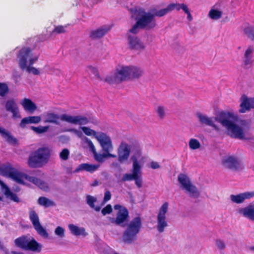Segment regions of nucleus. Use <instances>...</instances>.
<instances>
[{
	"mask_svg": "<svg viewBox=\"0 0 254 254\" xmlns=\"http://www.w3.org/2000/svg\"><path fill=\"white\" fill-rule=\"evenodd\" d=\"M232 114L229 112L222 111L214 118L208 117L201 113H197V116L200 122L205 125L212 127L216 131L220 130V128L214 124V121L221 124L226 129L227 133L232 138L241 140H248L250 137L246 136L243 128L236 125L230 119L232 117Z\"/></svg>",
	"mask_w": 254,
	"mask_h": 254,
	"instance_id": "1",
	"label": "nucleus"
},
{
	"mask_svg": "<svg viewBox=\"0 0 254 254\" xmlns=\"http://www.w3.org/2000/svg\"><path fill=\"white\" fill-rule=\"evenodd\" d=\"M114 208L118 210L115 218H112V223L122 227H127L123 233V241L127 244H131L134 242L137 237L142 226L141 219L137 216L134 218L129 223H127L129 218V212L127 209L120 204H116Z\"/></svg>",
	"mask_w": 254,
	"mask_h": 254,
	"instance_id": "2",
	"label": "nucleus"
},
{
	"mask_svg": "<svg viewBox=\"0 0 254 254\" xmlns=\"http://www.w3.org/2000/svg\"><path fill=\"white\" fill-rule=\"evenodd\" d=\"M97 140L100 143L102 148L103 153H98L91 140L86 137L85 142L87 143L91 152L93 153L94 159L99 163H103L105 159L108 158H117V155L111 153L113 150V145L112 140L109 136L103 132L100 135L97 137Z\"/></svg>",
	"mask_w": 254,
	"mask_h": 254,
	"instance_id": "3",
	"label": "nucleus"
},
{
	"mask_svg": "<svg viewBox=\"0 0 254 254\" xmlns=\"http://www.w3.org/2000/svg\"><path fill=\"white\" fill-rule=\"evenodd\" d=\"M143 73V70L140 67L133 66H122L117 69L113 75L108 76L104 79L109 84L121 83L130 79H137Z\"/></svg>",
	"mask_w": 254,
	"mask_h": 254,
	"instance_id": "4",
	"label": "nucleus"
},
{
	"mask_svg": "<svg viewBox=\"0 0 254 254\" xmlns=\"http://www.w3.org/2000/svg\"><path fill=\"white\" fill-rule=\"evenodd\" d=\"M130 12L132 14H136L140 16L139 18H135L136 22L129 30L130 33L136 34L138 32L139 28L150 30L156 26V24L154 19V15H152V13H146L144 9L136 7L131 8Z\"/></svg>",
	"mask_w": 254,
	"mask_h": 254,
	"instance_id": "5",
	"label": "nucleus"
},
{
	"mask_svg": "<svg viewBox=\"0 0 254 254\" xmlns=\"http://www.w3.org/2000/svg\"><path fill=\"white\" fill-rule=\"evenodd\" d=\"M1 170L19 184L25 185L24 180H26L45 190H47L49 188L47 184L43 181L36 177L30 176L26 174L18 172L10 165L2 167Z\"/></svg>",
	"mask_w": 254,
	"mask_h": 254,
	"instance_id": "6",
	"label": "nucleus"
},
{
	"mask_svg": "<svg viewBox=\"0 0 254 254\" xmlns=\"http://www.w3.org/2000/svg\"><path fill=\"white\" fill-rule=\"evenodd\" d=\"M44 122L45 123H52L58 124L60 119L63 121L68 123L78 125L80 126L85 125L89 122L88 118L83 116H72L66 114H62L61 116L52 112H47L44 114Z\"/></svg>",
	"mask_w": 254,
	"mask_h": 254,
	"instance_id": "7",
	"label": "nucleus"
},
{
	"mask_svg": "<svg viewBox=\"0 0 254 254\" xmlns=\"http://www.w3.org/2000/svg\"><path fill=\"white\" fill-rule=\"evenodd\" d=\"M50 155V150L47 147L38 148L29 156L27 162L29 167L32 168L42 167L47 163Z\"/></svg>",
	"mask_w": 254,
	"mask_h": 254,
	"instance_id": "8",
	"label": "nucleus"
},
{
	"mask_svg": "<svg viewBox=\"0 0 254 254\" xmlns=\"http://www.w3.org/2000/svg\"><path fill=\"white\" fill-rule=\"evenodd\" d=\"M132 161V173L125 174L122 179V182L131 181L134 180L135 184L138 188H141L142 186V179L141 172V166L137 160V158L132 156L131 158Z\"/></svg>",
	"mask_w": 254,
	"mask_h": 254,
	"instance_id": "9",
	"label": "nucleus"
},
{
	"mask_svg": "<svg viewBox=\"0 0 254 254\" xmlns=\"http://www.w3.org/2000/svg\"><path fill=\"white\" fill-rule=\"evenodd\" d=\"M14 244L18 248L25 251L40 253L42 246L35 239H30L27 236L22 235L14 240Z\"/></svg>",
	"mask_w": 254,
	"mask_h": 254,
	"instance_id": "10",
	"label": "nucleus"
},
{
	"mask_svg": "<svg viewBox=\"0 0 254 254\" xmlns=\"http://www.w3.org/2000/svg\"><path fill=\"white\" fill-rule=\"evenodd\" d=\"M178 181L183 189L189 193L190 196L197 198L199 196V192L196 187L191 184L187 175L182 173L179 174Z\"/></svg>",
	"mask_w": 254,
	"mask_h": 254,
	"instance_id": "11",
	"label": "nucleus"
},
{
	"mask_svg": "<svg viewBox=\"0 0 254 254\" xmlns=\"http://www.w3.org/2000/svg\"><path fill=\"white\" fill-rule=\"evenodd\" d=\"M32 56V50L29 47H24L19 50L17 54V61L19 66L22 70H23L25 68H26L29 59Z\"/></svg>",
	"mask_w": 254,
	"mask_h": 254,
	"instance_id": "12",
	"label": "nucleus"
},
{
	"mask_svg": "<svg viewBox=\"0 0 254 254\" xmlns=\"http://www.w3.org/2000/svg\"><path fill=\"white\" fill-rule=\"evenodd\" d=\"M29 219L38 234L44 238H47L49 234L46 230L41 225L39 216L35 211H29Z\"/></svg>",
	"mask_w": 254,
	"mask_h": 254,
	"instance_id": "13",
	"label": "nucleus"
},
{
	"mask_svg": "<svg viewBox=\"0 0 254 254\" xmlns=\"http://www.w3.org/2000/svg\"><path fill=\"white\" fill-rule=\"evenodd\" d=\"M168 203L164 202L161 206L157 215V229L160 233L164 231L168 225L166 221V215L168 209Z\"/></svg>",
	"mask_w": 254,
	"mask_h": 254,
	"instance_id": "14",
	"label": "nucleus"
},
{
	"mask_svg": "<svg viewBox=\"0 0 254 254\" xmlns=\"http://www.w3.org/2000/svg\"><path fill=\"white\" fill-rule=\"evenodd\" d=\"M131 152V148L127 143L122 141L118 148V161L120 164L127 162Z\"/></svg>",
	"mask_w": 254,
	"mask_h": 254,
	"instance_id": "15",
	"label": "nucleus"
},
{
	"mask_svg": "<svg viewBox=\"0 0 254 254\" xmlns=\"http://www.w3.org/2000/svg\"><path fill=\"white\" fill-rule=\"evenodd\" d=\"M127 40L129 47L131 50L141 51L145 49V45L137 37L129 35Z\"/></svg>",
	"mask_w": 254,
	"mask_h": 254,
	"instance_id": "16",
	"label": "nucleus"
},
{
	"mask_svg": "<svg viewBox=\"0 0 254 254\" xmlns=\"http://www.w3.org/2000/svg\"><path fill=\"white\" fill-rule=\"evenodd\" d=\"M241 108L239 112L244 113L254 108V99L248 98L246 95H243L241 98Z\"/></svg>",
	"mask_w": 254,
	"mask_h": 254,
	"instance_id": "17",
	"label": "nucleus"
},
{
	"mask_svg": "<svg viewBox=\"0 0 254 254\" xmlns=\"http://www.w3.org/2000/svg\"><path fill=\"white\" fill-rule=\"evenodd\" d=\"M5 109L7 111L10 112L12 114L13 118H21L17 104L14 99L7 100L5 103Z\"/></svg>",
	"mask_w": 254,
	"mask_h": 254,
	"instance_id": "18",
	"label": "nucleus"
},
{
	"mask_svg": "<svg viewBox=\"0 0 254 254\" xmlns=\"http://www.w3.org/2000/svg\"><path fill=\"white\" fill-rule=\"evenodd\" d=\"M254 197V191H247L237 195L232 194L230 196L232 202L237 204L243 203L245 200Z\"/></svg>",
	"mask_w": 254,
	"mask_h": 254,
	"instance_id": "19",
	"label": "nucleus"
},
{
	"mask_svg": "<svg viewBox=\"0 0 254 254\" xmlns=\"http://www.w3.org/2000/svg\"><path fill=\"white\" fill-rule=\"evenodd\" d=\"M222 163L225 168L231 170H237L239 166V163L237 158L232 156L224 157Z\"/></svg>",
	"mask_w": 254,
	"mask_h": 254,
	"instance_id": "20",
	"label": "nucleus"
},
{
	"mask_svg": "<svg viewBox=\"0 0 254 254\" xmlns=\"http://www.w3.org/2000/svg\"><path fill=\"white\" fill-rule=\"evenodd\" d=\"M239 213L244 217L254 221V204H250L245 207L240 209Z\"/></svg>",
	"mask_w": 254,
	"mask_h": 254,
	"instance_id": "21",
	"label": "nucleus"
},
{
	"mask_svg": "<svg viewBox=\"0 0 254 254\" xmlns=\"http://www.w3.org/2000/svg\"><path fill=\"white\" fill-rule=\"evenodd\" d=\"M109 26H103L90 32V37L92 39H97L103 37L110 30Z\"/></svg>",
	"mask_w": 254,
	"mask_h": 254,
	"instance_id": "22",
	"label": "nucleus"
},
{
	"mask_svg": "<svg viewBox=\"0 0 254 254\" xmlns=\"http://www.w3.org/2000/svg\"><path fill=\"white\" fill-rule=\"evenodd\" d=\"M41 117L39 116H30L23 118L19 124L21 128H24L26 125L29 124H38L41 121Z\"/></svg>",
	"mask_w": 254,
	"mask_h": 254,
	"instance_id": "23",
	"label": "nucleus"
},
{
	"mask_svg": "<svg viewBox=\"0 0 254 254\" xmlns=\"http://www.w3.org/2000/svg\"><path fill=\"white\" fill-rule=\"evenodd\" d=\"M254 51V48L251 46H249L246 50L243 60L246 66H250L252 64V57Z\"/></svg>",
	"mask_w": 254,
	"mask_h": 254,
	"instance_id": "24",
	"label": "nucleus"
},
{
	"mask_svg": "<svg viewBox=\"0 0 254 254\" xmlns=\"http://www.w3.org/2000/svg\"><path fill=\"white\" fill-rule=\"evenodd\" d=\"M0 133L6 138V141L10 144L16 145L18 143L17 139L13 137L10 132L7 131L5 129L0 127Z\"/></svg>",
	"mask_w": 254,
	"mask_h": 254,
	"instance_id": "25",
	"label": "nucleus"
},
{
	"mask_svg": "<svg viewBox=\"0 0 254 254\" xmlns=\"http://www.w3.org/2000/svg\"><path fill=\"white\" fill-rule=\"evenodd\" d=\"M21 104L25 110L30 112H33L37 109L36 104L28 98L23 99L21 102Z\"/></svg>",
	"mask_w": 254,
	"mask_h": 254,
	"instance_id": "26",
	"label": "nucleus"
},
{
	"mask_svg": "<svg viewBox=\"0 0 254 254\" xmlns=\"http://www.w3.org/2000/svg\"><path fill=\"white\" fill-rule=\"evenodd\" d=\"M98 168V165L89 164L88 163H83L79 165V166L76 168L75 172H77L80 171L85 170L87 172L92 173L95 171Z\"/></svg>",
	"mask_w": 254,
	"mask_h": 254,
	"instance_id": "27",
	"label": "nucleus"
},
{
	"mask_svg": "<svg viewBox=\"0 0 254 254\" xmlns=\"http://www.w3.org/2000/svg\"><path fill=\"white\" fill-rule=\"evenodd\" d=\"M68 228L71 233L75 236L83 235L85 236L87 234V233L85 232L84 228H79L78 226L72 224L68 225Z\"/></svg>",
	"mask_w": 254,
	"mask_h": 254,
	"instance_id": "28",
	"label": "nucleus"
},
{
	"mask_svg": "<svg viewBox=\"0 0 254 254\" xmlns=\"http://www.w3.org/2000/svg\"><path fill=\"white\" fill-rule=\"evenodd\" d=\"M38 202L40 205L44 206L45 207H49L56 205V203L53 201L50 200L45 196L40 197L38 198Z\"/></svg>",
	"mask_w": 254,
	"mask_h": 254,
	"instance_id": "29",
	"label": "nucleus"
},
{
	"mask_svg": "<svg viewBox=\"0 0 254 254\" xmlns=\"http://www.w3.org/2000/svg\"><path fill=\"white\" fill-rule=\"evenodd\" d=\"M87 203L92 208L94 209L96 211H99L101 210L100 206H95L94 203L96 202L97 199L90 195L86 196Z\"/></svg>",
	"mask_w": 254,
	"mask_h": 254,
	"instance_id": "30",
	"label": "nucleus"
},
{
	"mask_svg": "<svg viewBox=\"0 0 254 254\" xmlns=\"http://www.w3.org/2000/svg\"><path fill=\"white\" fill-rule=\"evenodd\" d=\"M82 130L83 132L88 136L93 135L95 137V138L97 139V137L99 135H100L102 132H96V131L88 127H81Z\"/></svg>",
	"mask_w": 254,
	"mask_h": 254,
	"instance_id": "31",
	"label": "nucleus"
},
{
	"mask_svg": "<svg viewBox=\"0 0 254 254\" xmlns=\"http://www.w3.org/2000/svg\"><path fill=\"white\" fill-rule=\"evenodd\" d=\"M208 15L211 19L217 20L222 17V12L219 10L212 8L209 11Z\"/></svg>",
	"mask_w": 254,
	"mask_h": 254,
	"instance_id": "32",
	"label": "nucleus"
},
{
	"mask_svg": "<svg viewBox=\"0 0 254 254\" xmlns=\"http://www.w3.org/2000/svg\"><path fill=\"white\" fill-rule=\"evenodd\" d=\"M152 12L153 13H152V15H154V18L155 16L157 17H162L164 15H165L168 13L170 12V11L169 10V8L168 6L166 8L161 9L160 10H156V9H152Z\"/></svg>",
	"mask_w": 254,
	"mask_h": 254,
	"instance_id": "33",
	"label": "nucleus"
},
{
	"mask_svg": "<svg viewBox=\"0 0 254 254\" xmlns=\"http://www.w3.org/2000/svg\"><path fill=\"white\" fill-rule=\"evenodd\" d=\"M168 7L169 8V10L170 12H171L174 9H176L177 10L179 11L181 9H182L184 11V7H187V5L184 3L180 4V3H173L169 4L168 5Z\"/></svg>",
	"mask_w": 254,
	"mask_h": 254,
	"instance_id": "34",
	"label": "nucleus"
},
{
	"mask_svg": "<svg viewBox=\"0 0 254 254\" xmlns=\"http://www.w3.org/2000/svg\"><path fill=\"white\" fill-rule=\"evenodd\" d=\"M31 129L38 134H41L46 132L48 131L49 127V126H39L37 127L31 126Z\"/></svg>",
	"mask_w": 254,
	"mask_h": 254,
	"instance_id": "35",
	"label": "nucleus"
},
{
	"mask_svg": "<svg viewBox=\"0 0 254 254\" xmlns=\"http://www.w3.org/2000/svg\"><path fill=\"white\" fill-rule=\"evenodd\" d=\"M189 146L191 149H197L200 147V143L196 139L191 138L189 142Z\"/></svg>",
	"mask_w": 254,
	"mask_h": 254,
	"instance_id": "36",
	"label": "nucleus"
},
{
	"mask_svg": "<svg viewBox=\"0 0 254 254\" xmlns=\"http://www.w3.org/2000/svg\"><path fill=\"white\" fill-rule=\"evenodd\" d=\"M1 186V190L2 192L4 194L6 197H8V195L11 193V191L9 188L2 182H0Z\"/></svg>",
	"mask_w": 254,
	"mask_h": 254,
	"instance_id": "37",
	"label": "nucleus"
},
{
	"mask_svg": "<svg viewBox=\"0 0 254 254\" xmlns=\"http://www.w3.org/2000/svg\"><path fill=\"white\" fill-rule=\"evenodd\" d=\"M8 92V87L6 84L0 83V96H4Z\"/></svg>",
	"mask_w": 254,
	"mask_h": 254,
	"instance_id": "38",
	"label": "nucleus"
},
{
	"mask_svg": "<svg viewBox=\"0 0 254 254\" xmlns=\"http://www.w3.org/2000/svg\"><path fill=\"white\" fill-rule=\"evenodd\" d=\"M69 155V151L68 149L64 148L62 150L61 152L60 153V158L64 161L67 160L68 158Z\"/></svg>",
	"mask_w": 254,
	"mask_h": 254,
	"instance_id": "39",
	"label": "nucleus"
},
{
	"mask_svg": "<svg viewBox=\"0 0 254 254\" xmlns=\"http://www.w3.org/2000/svg\"><path fill=\"white\" fill-rule=\"evenodd\" d=\"M244 31L249 37L254 40V27L246 28Z\"/></svg>",
	"mask_w": 254,
	"mask_h": 254,
	"instance_id": "40",
	"label": "nucleus"
},
{
	"mask_svg": "<svg viewBox=\"0 0 254 254\" xmlns=\"http://www.w3.org/2000/svg\"><path fill=\"white\" fill-rule=\"evenodd\" d=\"M24 70H26L28 73L32 72L34 75H39L40 74V71L37 68L31 66H27V65L26 68H25Z\"/></svg>",
	"mask_w": 254,
	"mask_h": 254,
	"instance_id": "41",
	"label": "nucleus"
},
{
	"mask_svg": "<svg viewBox=\"0 0 254 254\" xmlns=\"http://www.w3.org/2000/svg\"><path fill=\"white\" fill-rule=\"evenodd\" d=\"M65 27L62 25H59L56 27L52 31V33L61 34L65 32Z\"/></svg>",
	"mask_w": 254,
	"mask_h": 254,
	"instance_id": "42",
	"label": "nucleus"
},
{
	"mask_svg": "<svg viewBox=\"0 0 254 254\" xmlns=\"http://www.w3.org/2000/svg\"><path fill=\"white\" fill-rule=\"evenodd\" d=\"M88 68L90 69L91 72L93 74H94L98 79H99L101 80H102V77L99 75V71L96 67H93L91 65H89L88 66Z\"/></svg>",
	"mask_w": 254,
	"mask_h": 254,
	"instance_id": "43",
	"label": "nucleus"
},
{
	"mask_svg": "<svg viewBox=\"0 0 254 254\" xmlns=\"http://www.w3.org/2000/svg\"><path fill=\"white\" fill-rule=\"evenodd\" d=\"M113 209L111 205L108 204L104 208H103L101 212L103 215H106V214L111 213Z\"/></svg>",
	"mask_w": 254,
	"mask_h": 254,
	"instance_id": "44",
	"label": "nucleus"
},
{
	"mask_svg": "<svg viewBox=\"0 0 254 254\" xmlns=\"http://www.w3.org/2000/svg\"><path fill=\"white\" fill-rule=\"evenodd\" d=\"M64 229L60 226H58L55 229V234L61 237H64Z\"/></svg>",
	"mask_w": 254,
	"mask_h": 254,
	"instance_id": "45",
	"label": "nucleus"
},
{
	"mask_svg": "<svg viewBox=\"0 0 254 254\" xmlns=\"http://www.w3.org/2000/svg\"><path fill=\"white\" fill-rule=\"evenodd\" d=\"M157 112L160 118L163 119L165 116L164 108L162 106H159L157 109Z\"/></svg>",
	"mask_w": 254,
	"mask_h": 254,
	"instance_id": "46",
	"label": "nucleus"
},
{
	"mask_svg": "<svg viewBox=\"0 0 254 254\" xmlns=\"http://www.w3.org/2000/svg\"><path fill=\"white\" fill-rule=\"evenodd\" d=\"M8 198H10L11 200L16 202H19L20 201L19 198L17 196V195L13 193L12 191L8 195Z\"/></svg>",
	"mask_w": 254,
	"mask_h": 254,
	"instance_id": "47",
	"label": "nucleus"
},
{
	"mask_svg": "<svg viewBox=\"0 0 254 254\" xmlns=\"http://www.w3.org/2000/svg\"><path fill=\"white\" fill-rule=\"evenodd\" d=\"M216 244L218 248L220 250H223L226 247L224 242L221 240H216Z\"/></svg>",
	"mask_w": 254,
	"mask_h": 254,
	"instance_id": "48",
	"label": "nucleus"
},
{
	"mask_svg": "<svg viewBox=\"0 0 254 254\" xmlns=\"http://www.w3.org/2000/svg\"><path fill=\"white\" fill-rule=\"evenodd\" d=\"M38 59V56H35L34 57L32 58L31 57L29 59V64H27V66H32Z\"/></svg>",
	"mask_w": 254,
	"mask_h": 254,
	"instance_id": "49",
	"label": "nucleus"
},
{
	"mask_svg": "<svg viewBox=\"0 0 254 254\" xmlns=\"http://www.w3.org/2000/svg\"><path fill=\"white\" fill-rule=\"evenodd\" d=\"M111 198V192L109 190H107L105 192L104 197V201L106 202L109 201V200H110Z\"/></svg>",
	"mask_w": 254,
	"mask_h": 254,
	"instance_id": "50",
	"label": "nucleus"
},
{
	"mask_svg": "<svg viewBox=\"0 0 254 254\" xmlns=\"http://www.w3.org/2000/svg\"><path fill=\"white\" fill-rule=\"evenodd\" d=\"M184 11L187 14V18L189 21H191L192 20V17L189 11V9L187 7H184Z\"/></svg>",
	"mask_w": 254,
	"mask_h": 254,
	"instance_id": "51",
	"label": "nucleus"
},
{
	"mask_svg": "<svg viewBox=\"0 0 254 254\" xmlns=\"http://www.w3.org/2000/svg\"><path fill=\"white\" fill-rule=\"evenodd\" d=\"M151 168L156 169L160 168V165L157 162L152 161L150 163Z\"/></svg>",
	"mask_w": 254,
	"mask_h": 254,
	"instance_id": "52",
	"label": "nucleus"
},
{
	"mask_svg": "<svg viewBox=\"0 0 254 254\" xmlns=\"http://www.w3.org/2000/svg\"><path fill=\"white\" fill-rule=\"evenodd\" d=\"M11 254H24L22 252H16V251H12Z\"/></svg>",
	"mask_w": 254,
	"mask_h": 254,
	"instance_id": "53",
	"label": "nucleus"
},
{
	"mask_svg": "<svg viewBox=\"0 0 254 254\" xmlns=\"http://www.w3.org/2000/svg\"><path fill=\"white\" fill-rule=\"evenodd\" d=\"M250 250H252V251H254V247H251L250 248Z\"/></svg>",
	"mask_w": 254,
	"mask_h": 254,
	"instance_id": "54",
	"label": "nucleus"
},
{
	"mask_svg": "<svg viewBox=\"0 0 254 254\" xmlns=\"http://www.w3.org/2000/svg\"><path fill=\"white\" fill-rule=\"evenodd\" d=\"M98 185V182L96 181L95 182V184L93 186H96V185Z\"/></svg>",
	"mask_w": 254,
	"mask_h": 254,
	"instance_id": "55",
	"label": "nucleus"
},
{
	"mask_svg": "<svg viewBox=\"0 0 254 254\" xmlns=\"http://www.w3.org/2000/svg\"><path fill=\"white\" fill-rule=\"evenodd\" d=\"M3 200V197L0 196V200L2 201Z\"/></svg>",
	"mask_w": 254,
	"mask_h": 254,
	"instance_id": "56",
	"label": "nucleus"
}]
</instances>
